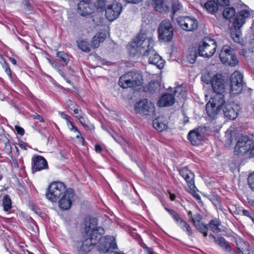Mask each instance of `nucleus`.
<instances>
[{
	"mask_svg": "<svg viewBox=\"0 0 254 254\" xmlns=\"http://www.w3.org/2000/svg\"><path fill=\"white\" fill-rule=\"evenodd\" d=\"M97 220L96 218L85 217L82 225L84 240L80 248V250L83 253L89 252L91 247L96 245L98 242L97 249L101 253H106L111 250L118 248L115 238L110 235L101 237V235L104 233V229L97 227Z\"/></svg>",
	"mask_w": 254,
	"mask_h": 254,
	"instance_id": "obj_1",
	"label": "nucleus"
},
{
	"mask_svg": "<svg viewBox=\"0 0 254 254\" xmlns=\"http://www.w3.org/2000/svg\"><path fill=\"white\" fill-rule=\"evenodd\" d=\"M154 42L151 37H147L145 33H139L131 44L129 50L132 56L139 53L143 56L148 57L154 52Z\"/></svg>",
	"mask_w": 254,
	"mask_h": 254,
	"instance_id": "obj_2",
	"label": "nucleus"
},
{
	"mask_svg": "<svg viewBox=\"0 0 254 254\" xmlns=\"http://www.w3.org/2000/svg\"><path fill=\"white\" fill-rule=\"evenodd\" d=\"M251 16L249 9L242 10L236 13L230 28V35L234 41L242 44L241 28Z\"/></svg>",
	"mask_w": 254,
	"mask_h": 254,
	"instance_id": "obj_3",
	"label": "nucleus"
},
{
	"mask_svg": "<svg viewBox=\"0 0 254 254\" xmlns=\"http://www.w3.org/2000/svg\"><path fill=\"white\" fill-rule=\"evenodd\" d=\"M143 83V76L136 70L129 71L120 77L119 84L123 88H131L136 90Z\"/></svg>",
	"mask_w": 254,
	"mask_h": 254,
	"instance_id": "obj_4",
	"label": "nucleus"
},
{
	"mask_svg": "<svg viewBox=\"0 0 254 254\" xmlns=\"http://www.w3.org/2000/svg\"><path fill=\"white\" fill-rule=\"evenodd\" d=\"M207 102V115L213 119L225 103L223 92H215Z\"/></svg>",
	"mask_w": 254,
	"mask_h": 254,
	"instance_id": "obj_5",
	"label": "nucleus"
},
{
	"mask_svg": "<svg viewBox=\"0 0 254 254\" xmlns=\"http://www.w3.org/2000/svg\"><path fill=\"white\" fill-rule=\"evenodd\" d=\"M65 185L60 182H55L51 184L48 188V192L46 196L52 202H56L63 194H64L66 190Z\"/></svg>",
	"mask_w": 254,
	"mask_h": 254,
	"instance_id": "obj_6",
	"label": "nucleus"
},
{
	"mask_svg": "<svg viewBox=\"0 0 254 254\" xmlns=\"http://www.w3.org/2000/svg\"><path fill=\"white\" fill-rule=\"evenodd\" d=\"M219 58L224 64H227L231 66H234L238 64L234 49L228 45L223 47Z\"/></svg>",
	"mask_w": 254,
	"mask_h": 254,
	"instance_id": "obj_7",
	"label": "nucleus"
},
{
	"mask_svg": "<svg viewBox=\"0 0 254 254\" xmlns=\"http://www.w3.org/2000/svg\"><path fill=\"white\" fill-rule=\"evenodd\" d=\"M135 112L142 116H152L155 112L153 105L147 99H143L138 101L134 105Z\"/></svg>",
	"mask_w": 254,
	"mask_h": 254,
	"instance_id": "obj_8",
	"label": "nucleus"
},
{
	"mask_svg": "<svg viewBox=\"0 0 254 254\" xmlns=\"http://www.w3.org/2000/svg\"><path fill=\"white\" fill-rule=\"evenodd\" d=\"M206 135V127H199L190 130L187 137L193 145H198L204 140Z\"/></svg>",
	"mask_w": 254,
	"mask_h": 254,
	"instance_id": "obj_9",
	"label": "nucleus"
},
{
	"mask_svg": "<svg viewBox=\"0 0 254 254\" xmlns=\"http://www.w3.org/2000/svg\"><path fill=\"white\" fill-rule=\"evenodd\" d=\"M159 38L164 41L170 42L173 37V28L168 20L162 21L158 29Z\"/></svg>",
	"mask_w": 254,
	"mask_h": 254,
	"instance_id": "obj_10",
	"label": "nucleus"
},
{
	"mask_svg": "<svg viewBox=\"0 0 254 254\" xmlns=\"http://www.w3.org/2000/svg\"><path fill=\"white\" fill-rule=\"evenodd\" d=\"M254 141L247 136L240 137L235 146V152L238 155H244L251 151Z\"/></svg>",
	"mask_w": 254,
	"mask_h": 254,
	"instance_id": "obj_11",
	"label": "nucleus"
},
{
	"mask_svg": "<svg viewBox=\"0 0 254 254\" xmlns=\"http://www.w3.org/2000/svg\"><path fill=\"white\" fill-rule=\"evenodd\" d=\"M243 76L239 71L233 72L230 77V92L233 94L240 93L243 88Z\"/></svg>",
	"mask_w": 254,
	"mask_h": 254,
	"instance_id": "obj_12",
	"label": "nucleus"
},
{
	"mask_svg": "<svg viewBox=\"0 0 254 254\" xmlns=\"http://www.w3.org/2000/svg\"><path fill=\"white\" fill-rule=\"evenodd\" d=\"M122 10L121 3L114 1L110 4H108L105 11V16L109 21H113L117 19Z\"/></svg>",
	"mask_w": 254,
	"mask_h": 254,
	"instance_id": "obj_13",
	"label": "nucleus"
},
{
	"mask_svg": "<svg viewBox=\"0 0 254 254\" xmlns=\"http://www.w3.org/2000/svg\"><path fill=\"white\" fill-rule=\"evenodd\" d=\"M177 21L183 30L187 31H193L198 26L196 19L190 16L179 17Z\"/></svg>",
	"mask_w": 254,
	"mask_h": 254,
	"instance_id": "obj_14",
	"label": "nucleus"
},
{
	"mask_svg": "<svg viewBox=\"0 0 254 254\" xmlns=\"http://www.w3.org/2000/svg\"><path fill=\"white\" fill-rule=\"evenodd\" d=\"M96 9V5L90 0H81L78 4V12L82 16L90 15Z\"/></svg>",
	"mask_w": 254,
	"mask_h": 254,
	"instance_id": "obj_15",
	"label": "nucleus"
},
{
	"mask_svg": "<svg viewBox=\"0 0 254 254\" xmlns=\"http://www.w3.org/2000/svg\"><path fill=\"white\" fill-rule=\"evenodd\" d=\"M74 196L73 190L68 189L65 192L61 199L59 200V205L61 209L67 210L71 207L72 200Z\"/></svg>",
	"mask_w": 254,
	"mask_h": 254,
	"instance_id": "obj_16",
	"label": "nucleus"
},
{
	"mask_svg": "<svg viewBox=\"0 0 254 254\" xmlns=\"http://www.w3.org/2000/svg\"><path fill=\"white\" fill-rule=\"evenodd\" d=\"M32 171L33 173L48 169L47 160L40 155L34 156L32 158Z\"/></svg>",
	"mask_w": 254,
	"mask_h": 254,
	"instance_id": "obj_17",
	"label": "nucleus"
},
{
	"mask_svg": "<svg viewBox=\"0 0 254 254\" xmlns=\"http://www.w3.org/2000/svg\"><path fill=\"white\" fill-rule=\"evenodd\" d=\"M212 87L215 92H223L226 87V82L221 74H217L212 79Z\"/></svg>",
	"mask_w": 254,
	"mask_h": 254,
	"instance_id": "obj_18",
	"label": "nucleus"
},
{
	"mask_svg": "<svg viewBox=\"0 0 254 254\" xmlns=\"http://www.w3.org/2000/svg\"><path fill=\"white\" fill-rule=\"evenodd\" d=\"M240 109V106L234 103L227 104L223 109L224 115L228 119L234 120L237 118Z\"/></svg>",
	"mask_w": 254,
	"mask_h": 254,
	"instance_id": "obj_19",
	"label": "nucleus"
},
{
	"mask_svg": "<svg viewBox=\"0 0 254 254\" xmlns=\"http://www.w3.org/2000/svg\"><path fill=\"white\" fill-rule=\"evenodd\" d=\"M179 172L181 176L186 180L190 189L193 190L194 189V174L186 168L181 169Z\"/></svg>",
	"mask_w": 254,
	"mask_h": 254,
	"instance_id": "obj_20",
	"label": "nucleus"
},
{
	"mask_svg": "<svg viewBox=\"0 0 254 254\" xmlns=\"http://www.w3.org/2000/svg\"><path fill=\"white\" fill-rule=\"evenodd\" d=\"M149 1L156 11L166 12L169 10L170 7L166 0H149Z\"/></svg>",
	"mask_w": 254,
	"mask_h": 254,
	"instance_id": "obj_21",
	"label": "nucleus"
},
{
	"mask_svg": "<svg viewBox=\"0 0 254 254\" xmlns=\"http://www.w3.org/2000/svg\"><path fill=\"white\" fill-rule=\"evenodd\" d=\"M175 102L174 96L169 93H165L162 95L157 104L159 107H169L173 105Z\"/></svg>",
	"mask_w": 254,
	"mask_h": 254,
	"instance_id": "obj_22",
	"label": "nucleus"
},
{
	"mask_svg": "<svg viewBox=\"0 0 254 254\" xmlns=\"http://www.w3.org/2000/svg\"><path fill=\"white\" fill-rule=\"evenodd\" d=\"M149 62L150 64L155 65L159 69L162 68L165 64V61L154 50V52L149 55Z\"/></svg>",
	"mask_w": 254,
	"mask_h": 254,
	"instance_id": "obj_23",
	"label": "nucleus"
},
{
	"mask_svg": "<svg viewBox=\"0 0 254 254\" xmlns=\"http://www.w3.org/2000/svg\"><path fill=\"white\" fill-rule=\"evenodd\" d=\"M191 220L196 228L203 234L204 236H206V225L203 223L201 216L197 214L194 218H191Z\"/></svg>",
	"mask_w": 254,
	"mask_h": 254,
	"instance_id": "obj_24",
	"label": "nucleus"
},
{
	"mask_svg": "<svg viewBox=\"0 0 254 254\" xmlns=\"http://www.w3.org/2000/svg\"><path fill=\"white\" fill-rule=\"evenodd\" d=\"M236 243L237 249L243 254H252L250 246L247 242L240 238H238L236 239Z\"/></svg>",
	"mask_w": 254,
	"mask_h": 254,
	"instance_id": "obj_25",
	"label": "nucleus"
},
{
	"mask_svg": "<svg viewBox=\"0 0 254 254\" xmlns=\"http://www.w3.org/2000/svg\"><path fill=\"white\" fill-rule=\"evenodd\" d=\"M106 38V35L104 33H99L95 35L91 41V46L94 48L99 47L100 43L103 42Z\"/></svg>",
	"mask_w": 254,
	"mask_h": 254,
	"instance_id": "obj_26",
	"label": "nucleus"
},
{
	"mask_svg": "<svg viewBox=\"0 0 254 254\" xmlns=\"http://www.w3.org/2000/svg\"><path fill=\"white\" fill-rule=\"evenodd\" d=\"M221 225V222L219 219L214 218L212 219L207 225L209 228L214 232L219 233L221 231L219 227Z\"/></svg>",
	"mask_w": 254,
	"mask_h": 254,
	"instance_id": "obj_27",
	"label": "nucleus"
},
{
	"mask_svg": "<svg viewBox=\"0 0 254 254\" xmlns=\"http://www.w3.org/2000/svg\"><path fill=\"white\" fill-rule=\"evenodd\" d=\"M153 126L158 131H162L167 127V124L163 122L160 118L153 120Z\"/></svg>",
	"mask_w": 254,
	"mask_h": 254,
	"instance_id": "obj_28",
	"label": "nucleus"
},
{
	"mask_svg": "<svg viewBox=\"0 0 254 254\" xmlns=\"http://www.w3.org/2000/svg\"><path fill=\"white\" fill-rule=\"evenodd\" d=\"M217 244L225 252L229 253L231 251L230 245L223 237H219L217 238Z\"/></svg>",
	"mask_w": 254,
	"mask_h": 254,
	"instance_id": "obj_29",
	"label": "nucleus"
},
{
	"mask_svg": "<svg viewBox=\"0 0 254 254\" xmlns=\"http://www.w3.org/2000/svg\"><path fill=\"white\" fill-rule=\"evenodd\" d=\"M160 90V85L158 81H151L148 85V91L151 93L159 92Z\"/></svg>",
	"mask_w": 254,
	"mask_h": 254,
	"instance_id": "obj_30",
	"label": "nucleus"
},
{
	"mask_svg": "<svg viewBox=\"0 0 254 254\" xmlns=\"http://www.w3.org/2000/svg\"><path fill=\"white\" fill-rule=\"evenodd\" d=\"M222 14L224 18L230 20L236 14L235 9L233 7H226L223 10Z\"/></svg>",
	"mask_w": 254,
	"mask_h": 254,
	"instance_id": "obj_31",
	"label": "nucleus"
},
{
	"mask_svg": "<svg viewBox=\"0 0 254 254\" xmlns=\"http://www.w3.org/2000/svg\"><path fill=\"white\" fill-rule=\"evenodd\" d=\"M78 47L82 51L89 53L90 51V47L86 40H82L77 41Z\"/></svg>",
	"mask_w": 254,
	"mask_h": 254,
	"instance_id": "obj_32",
	"label": "nucleus"
},
{
	"mask_svg": "<svg viewBox=\"0 0 254 254\" xmlns=\"http://www.w3.org/2000/svg\"><path fill=\"white\" fill-rule=\"evenodd\" d=\"M210 47H212V50L209 51V54H207V58L211 57L215 53L217 47L215 40L207 37V48Z\"/></svg>",
	"mask_w": 254,
	"mask_h": 254,
	"instance_id": "obj_33",
	"label": "nucleus"
},
{
	"mask_svg": "<svg viewBox=\"0 0 254 254\" xmlns=\"http://www.w3.org/2000/svg\"><path fill=\"white\" fill-rule=\"evenodd\" d=\"M218 10V4L213 0L207 1V12L211 13L216 12Z\"/></svg>",
	"mask_w": 254,
	"mask_h": 254,
	"instance_id": "obj_34",
	"label": "nucleus"
},
{
	"mask_svg": "<svg viewBox=\"0 0 254 254\" xmlns=\"http://www.w3.org/2000/svg\"><path fill=\"white\" fill-rule=\"evenodd\" d=\"M2 205L5 211H8L11 208V202L9 196L5 195L3 198Z\"/></svg>",
	"mask_w": 254,
	"mask_h": 254,
	"instance_id": "obj_35",
	"label": "nucleus"
},
{
	"mask_svg": "<svg viewBox=\"0 0 254 254\" xmlns=\"http://www.w3.org/2000/svg\"><path fill=\"white\" fill-rule=\"evenodd\" d=\"M23 10L26 14H30L33 12V6L29 0H24L23 2Z\"/></svg>",
	"mask_w": 254,
	"mask_h": 254,
	"instance_id": "obj_36",
	"label": "nucleus"
},
{
	"mask_svg": "<svg viewBox=\"0 0 254 254\" xmlns=\"http://www.w3.org/2000/svg\"><path fill=\"white\" fill-rule=\"evenodd\" d=\"M2 142L4 143V150L7 154H10L12 152L11 147L9 143V139L6 138L5 136H2L1 138Z\"/></svg>",
	"mask_w": 254,
	"mask_h": 254,
	"instance_id": "obj_37",
	"label": "nucleus"
},
{
	"mask_svg": "<svg viewBox=\"0 0 254 254\" xmlns=\"http://www.w3.org/2000/svg\"><path fill=\"white\" fill-rule=\"evenodd\" d=\"M57 57L60 59V61L63 62L65 65H66L69 61L68 56L63 52H58Z\"/></svg>",
	"mask_w": 254,
	"mask_h": 254,
	"instance_id": "obj_38",
	"label": "nucleus"
},
{
	"mask_svg": "<svg viewBox=\"0 0 254 254\" xmlns=\"http://www.w3.org/2000/svg\"><path fill=\"white\" fill-rule=\"evenodd\" d=\"M172 7L173 15H174L176 12L182 9V5L179 0H172Z\"/></svg>",
	"mask_w": 254,
	"mask_h": 254,
	"instance_id": "obj_39",
	"label": "nucleus"
},
{
	"mask_svg": "<svg viewBox=\"0 0 254 254\" xmlns=\"http://www.w3.org/2000/svg\"><path fill=\"white\" fill-rule=\"evenodd\" d=\"M165 209L169 212V213L172 216L175 220H176L179 224H181V221L183 220L180 217V215L174 210L170 209L165 207Z\"/></svg>",
	"mask_w": 254,
	"mask_h": 254,
	"instance_id": "obj_40",
	"label": "nucleus"
},
{
	"mask_svg": "<svg viewBox=\"0 0 254 254\" xmlns=\"http://www.w3.org/2000/svg\"><path fill=\"white\" fill-rule=\"evenodd\" d=\"M206 47V42L205 41L204 39L202 42V45H199L198 48V54L199 56L205 57L206 53L205 52V49Z\"/></svg>",
	"mask_w": 254,
	"mask_h": 254,
	"instance_id": "obj_41",
	"label": "nucleus"
},
{
	"mask_svg": "<svg viewBox=\"0 0 254 254\" xmlns=\"http://www.w3.org/2000/svg\"><path fill=\"white\" fill-rule=\"evenodd\" d=\"M186 95V92L181 87H177L174 91V96L177 97L184 98L185 97Z\"/></svg>",
	"mask_w": 254,
	"mask_h": 254,
	"instance_id": "obj_42",
	"label": "nucleus"
},
{
	"mask_svg": "<svg viewBox=\"0 0 254 254\" xmlns=\"http://www.w3.org/2000/svg\"><path fill=\"white\" fill-rule=\"evenodd\" d=\"M179 226L185 230L186 229V231L187 232L189 235H191L192 234V230L189 225L187 224V223L185 221H181V224H180Z\"/></svg>",
	"mask_w": 254,
	"mask_h": 254,
	"instance_id": "obj_43",
	"label": "nucleus"
},
{
	"mask_svg": "<svg viewBox=\"0 0 254 254\" xmlns=\"http://www.w3.org/2000/svg\"><path fill=\"white\" fill-rule=\"evenodd\" d=\"M67 125L69 129L70 130L73 131L74 132H76L78 133V134L76 135V137L77 138H79L80 137V135H81L79 131V130H78L77 128L74 126L73 123L70 122V120L67 121Z\"/></svg>",
	"mask_w": 254,
	"mask_h": 254,
	"instance_id": "obj_44",
	"label": "nucleus"
},
{
	"mask_svg": "<svg viewBox=\"0 0 254 254\" xmlns=\"http://www.w3.org/2000/svg\"><path fill=\"white\" fill-rule=\"evenodd\" d=\"M108 4H109L108 1L105 0H98L97 6L96 7H98L99 8L105 9L106 10Z\"/></svg>",
	"mask_w": 254,
	"mask_h": 254,
	"instance_id": "obj_45",
	"label": "nucleus"
},
{
	"mask_svg": "<svg viewBox=\"0 0 254 254\" xmlns=\"http://www.w3.org/2000/svg\"><path fill=\"white\" fill-rule=\"evenodd\" d=\"M248 182L251 189L254 191V173L249 176Z\"/></svg>",
	"mask_w": 254,
	"mask_h": 254,
	"instance_id": "obj_46",
	"label": "nucleus"
},
{
	"mask_svg": "<svg viewBox=\"0 0 254 254\" xmlns=\"http://www.w3.org/2000/svg\"><path fill=\"white\" fill-rule=\"evenodd\" d=\"M2 67L4 69H5V72L9 75H11V70L10 69L8 64L5 61H3V63L2 64Z\"/></svg>",
	"mask_w": 254,
	"mask_h": 254,
	"instance_id": "obj_47",
	"label": "nucleus"
},
{
	"mask_svg": "<svg viewBox=\"0 0 254 254\" xmlns=\"http://www.w3.org/2000/svg\"><path fill=\"white\" fill-rule=\"evenodd\" d=\"M15 129L16 130L17 133L18 134L22 136L24 134V130L22 127H21L18 126H15Z\"/></svg>",
	"mask_w": 254,
	"mask_h": 254,
	"instance_id": "obj_48",
	"label": "nucleus"
},
{
	"mask_svg": "<svg viewBox=\"0 0 254 254\" xmlns=\"http://www.w3.org/2000/svg\"><path fill=\"white\" fill-rule=\"evenodd\" d=\"M218 3L221 6H227L229 4V0H217Z\"/></svg>",
	"mask_w": 254,
	"mask_h": 254,
	"instance_id": "obj_49",
	"label": "nucleus"
},
{
	"mask_svg": "<svg viewBox=\"0 0 254 254\" xmlns=\"http://www.w3.org/2000/svg\"><path fill=\"white\" fill-rule=\"evenodd\" d=\"M243 215L246 216H248L249 217V218H250L253 221H254V218H253V216L252 214V213H250V212L247 210H243Z\"/></svg>",
	"mask_w": 254,
	"mask_h": 254,
	"instance_id": "obj_50",
	"label": "nucleus"
},
{
	"mask_svg": "<svg viewBox=\"0 0 254 254\" xmlns=\"http://www.w3.org/2000/svg\"><path fill=\"white\" fill-rule=\"evenodd\" d=\"M47 60L48 61L49 63L51 64V65L55 68H56L58 69V70L60 69H59V64L54 61H52L50 59H47Z\"/></svg>",
	"mask_w": 254,
	"mask_h": 254,
	"instance_id": "obj_51",
	"label": "nucleus"
},
{
	"mask_svg": "<svg viewBox=\"0 0 254 254\" xmlns=\"http://www.w3.org/2000/svg\"><path fill=\"white\" fill-rule=\"evenodd\" d=\"M209 240L210 243L217 244V238L216 239L213 235L211 234L209 235Z\"/></svg>",
	"mask_w": 254,
	"mask_h": 254,
	"instance_id": "obj_52",
	"label": "nucleus"
},
{
	"mask_svg": "<svg viewBox=\"0 0 254 254\" xmlns=\"http://www.w3.org/2000/svg\"><path fill=\"white\" fill-rule=\"evenodd\" d=\"M33 117L35 119H37L41 122H44L43 118L40 115H39L36 113L33 115Z\"/></svg>",
	"mask_w": 254,
	"mask_h": 254,
	"instance_id": "obj_53",
	"label": "nucleus"
},
{
	"mask_svg": "<svg viewBox=\"0 0 254 254\" xmlns=\"http://www.w3.org/2000/svg\"><path fill=\"white\" fill-rule=\"evenodd\" d=\"M79 120L80 123L81 124V125L84 126V127H86V126L85 123V121L83 118L82 116H79L76 117Z\"/></svg>",
	"mask_w": 254,
	"mask_h": 254,
	"instance_id": "obj_54",
	"label": "nucleus"
},
{
	"mask_svg": "<svg viewBox=\"0 0 254 254\" xmlns=\"http://www.w3.org/2000/svg\"><path fill=\"white\" fill-rule=\"evenodd\" d=\"M61 116L62 118L65 119L66 121V123L67 122V121H69V116H68L67 115H66L64 112H62L60 113Z\"/></svg>",
	"mask_w": 254,
	"mask_h": 254,
	"instance_id": "obj_55",
	"label": "nucleus"
},
{
	"mask_svg": "<svg viewBox=\"0 0 254 254\" xmlns=\"http://www.w3.org/2000/svg\"><path fill=\"white\" fill-rule=\"evenodd\" d=\"M95 150L97 152L100 153L102 151V148L100 145L96 144L95 145Z\"/></svg>",
	"mask_w": 254,
	"mask_h": 254,
	"instance_id": "obj_56",
	"label": "nucleus"
},
{
	"mask_svg": "<svg viewBox=\"0 0 254 254\" xmlns=\"http://www.w3.org/2000/svg\"><path fill=\"white\" fill-rule=\"evenodd\" d=\"M125 1L128 3H137L140 1H142V0H124Z\"/></svg>",
	"mask_w": 254,
	"mask_h": 254,
	"instance_id": "obj_57",
	"label": "nucleus"
},
{
	"mask_svg": "<svg viewBox=\"0 0 254 254\" xmlns=\"http://www.w3.org/2000/svg\"><path fill=\"white\" fill-rule=\"evenodd\" d=\"M31 207L32 208V209L36 213H37V214H39V213H41L40 211V209H38V208H36L35 207V206L34 205H32L31 206Z\"/></svg>",
	"mask_w": 254,
	"mask_h": 254,
	"instance_id": "obj_58",
	"label": "nucleus"
},
{
	"mask_svg": "<svg viewBox=\"0 0 254 254\" xmlns=\"http://www.w3.org/2000/svg\"><path fill=\"white\" fill-rule=\"evenodd\" d=\"M59 72L60 74H61L62 77H63L64 78V79L67 82L70 83V80L66 78L65 76L63 73H62V71L60 69L59 70Z\"/></svg>",
	"mask_w": 254,
	"mask_h": 254,
	"instance_id": "obj_59",
	"label": "nucleus"
},
{
	"mask_svg": "<svg viewBox=\"0 0 254 254\" xmlns=\"http://www.w3.org/2000/svg\"><path fill=\"white\" fill-rule=\"evenodd\" d=\"M183 115H184V119H183V122L185 123V124H186L187 123L189 122V117H188L187 116H186V115L184 113L183 114Z\"/></svg>",
	"mask_w": 254,
	"mask_h": 254,
	"instance_id": "obj_60",
	"label": "nucleus"
},
{
	"mask_svg": "<svg viewBox=\"0 0 254 254\" xmlns=\"http://www.w3.org/2000/svg\"><path fill=\"white\" fill-rule=\"evenodd\" d=\"M250 153L251 157H254V142L253 145H252V147L251 151L250 152Z\"/></svg>",
	"mask_w": 254,
	"mask_h": 254,
	"instance_id": "obj_61",
	"label": "nucleus"
},
{
	"mask_svg": "<svg viewBox=\"0 0 254 254\" xmlns=\"http://www.w3.org/2000/svg\"><path fill=\"white\" fill-rule=\"evenodd\" d=\"M19 146L21 148L24 150L27 149V144L25 143H20Z\"/></svg>",
	"mask_w": 254,
	"mask_h": 254,
	"instance_id": "obj_62",
	"label": "nucleus"
},
{
	"mask_svg": "<svg viewBox=\"0 0 254 254\" xmlns=\"http://www.w3.org/2000/svg\"><path fill=\"white\" fill-rule=\"evenodd\" d=\"M197 57V55H196V53H195L194 55H193V58L192 59H190V63H193L195 62V60H196V58Z\"/></svg>",
	"mask_w": 254,
	"mask_h": 254,
	"instance_id": "obj_63",
	"label": "nucleus"
},
{
	"mask_svg": "<svg viewBox=\"0 0 254 254\" xmlns=\"http://www.w3.org/2000/svg\"><path fill=\"white\" fill-rule=\"evenodd\" d=\"M200 5L204 9H206V2L201 1L200 2Z\"/></svg>",
	"mask_w": 254,
	"mask_h": 254,
	"instance_id": "obj_64",
	"label": "nucleus"
}]
</instances>
